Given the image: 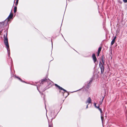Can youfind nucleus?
Returning <instances> with one entry per match:
<instances>
[{"label":"nucleus","mask_w":127,"mask_h":127,"mask_svg":"<svg viewBox=\"0 0 127 127\" xmlns=\"http://www.w3.org/2000/svg\"><path fill=\"white\" fill-rule=\"evenodd\" d=\"M88 104L86 106V108H88Z\"/></svg>","instance_id":"4be33fe9"},{"label":"nucleus","mask_w":127,"mask_h":127,"mask_svg":"<svg viewBox=\"0 0 127 127\" xmlns=\"http://www.w3.org/2000/svg\"><path fill=\"white\" fill-rule=\"evenodd\" d=\"M123 0V1L125 3L127 2V0Z\"/></svg>","instance_id":"f3484780"},{"label":"nucleus","mask_w":127,"mask_h":127,"mask_svg":"<svg viewBox=\"0 0 127 127\" xmlns=\"http://www.w3.org/2000/svg\"><path fill=\"white\" fill-rule=\"evenodd\" d=\"M17 7L16 6H15L14 8V12L15 13L17 11Z\"/></svg>","instance_id":"1a4fd4ad"},{"label":"nucleus","mask_w":127,"mask_h":127,"mask_svg":"<svg viewBox=\"0 0 127 127\" xmlns=\"http://www.w3.org/2000/svg\"><path fill=\"white\" fill-rule=\"evenodd\" d=\"M92 102V100L90 97H89L87 99V101L86 102V103H91Z\"/></svg>","instance_id":"0eeeda50"},{"label":"nucleus","mask_w":127,"mask_h":127,"mask_svg":"<svg viewBox=\"0 0 127 127\" xmlns=\"http://www.w3.org/2000/svg\"><path fill=\"white\" fill-rule=\"evenodd\" d=\"M48 79V78L47 77L44 78L43 79H42L41 80V83L43 84V83L47 82Z\"/></svg>","instance_id":"20e7f679"},{"label":"nucleus","mask_w":127,"mask_h":127,"mask_svg":"<svg viewBox=\"0 0 127 127\" xmlns=\"http://www.w3.org/2000/svg\"><path fill=\"white\" fill-rule=\"evenodd\" d=\"M16 77L19 80H20L21 81H22V80L21 79V78L19 77L18 76H16Z\"/></svg>","instance_id":"ddd939ff"},{"label":"nucleus","mask_w":127,"mask_h":127,"mask_svg":"<svg viewBox=\"0 0 127 127\" xmlns=\"http://www.w3.org/2000/svg\"><path fill=\"white\" fill-rule=\"evenodd\" d=\"M100 52H97V56H99V54L100 53Z\"/></svg>","instance_id":"dca6fc26"},{"label":"nucleus","mask_w":127,"mask_h":127,"mask_svg":"<svg viewBox=\"0 0 127 127\" xmlns=\"http://www.w3.org/2000/svg\"><path fill=\"white\" fill-rule=\"evenodd\" d=\"M91 82V81H90L88 84L87 85V88H88L89 87V86H90V83Z\"/></svg>","instance_id":"9b49d317"},{"label":"nucleus","mask_w":127,"mask_h":127,"mask_svg":"<svg viewBox=\"0 0 127 127\" xmlns=\"http://www.w3.org/2000/svg\"><path fill=\"white\" fill-rule=\"evenodd\" d=\"M1 32H2L1 31L0 32V33H1Z\"/></svg>","instance_id":"5701e85b"},{"label":"nucleus","mask_w":127,"mask_h":127,"mask_svg":"<svg viewBox=\"0 0 127 127\" xmlns=\"http://www.w3.org/2000/svg\"><path fill=\"white\" fill-rule=\"evenodd\" d=\"M60 93L61 92V91H60Z\"/></svg>","instance_id":"a878e982"},{"label":"nucleus","mask_w":127,"mask_h":127,"mask_svg":"<svg viewBox=\"0 0 127 127\" xmlns=\"http://www.w3.org/2000/svg\"><path fill=\"white\" fill-rule=\"evenodd\" d=\"M55 86L56 87H57L60 90H63L64 92L63 93L62 92V93H63V95H64V93L65 92L68 93V92H67V91L66 90L64 89L63 88H62V87H60L57 84H55Z\"/></svg>","instance_id":"7ed1b4c3"},{"label":"nucleus","mask_w":127,"mask_h":127,"mask_svg":"<svg viewBox=\"0 0 127 127\" xmlns=\"http://www.w3.org/2000/svg\"><path fill=\"white\" fill-rule=\"evenodd\" d=\"M101 119L102 122H103V119H104V116L103 115H102V114H101Z\"/></svg>","instance_id":"9d476101"},{"label":"nucleus","mask_w":127,"mask_h":127,"mask_svg":"<svg viewBox=\"0 0 127 127\" xmlns=\"http://www.w3.org/2000/svg\"><path fill=\"white\" fill-rule=\"evenodd\" d=\"M116 38V36H115V37H114V38L113 39H115V40Z\"/></svg>","instance_id":"412c9836"},{"label":"nucleus","mask_w":127,"mask_h":127,"mask_svg":"<svg viewBox=\"0 0 127 127\" xmlns=\"http://www.w3.org/2000/svg\"><path fill=\"white\" fill-rule=\"evenodd\" d=\"M115 39H113L112 40V41L111 42V45H113V44H114V43L115 42Z\"/></svg>","instance_id":"6e6552de"},{"label":"nucleus","mask_w":127,"mask_h":127,"mask_svg":"<svg viewBox=\"0 0 127 127\" xmlns=\"http://www.w3.org/2000/svg\"><path fill=\"white\" fill-rule=\"evenodd\" d=\"M69 95V94L68 93V95Z\"/></svg>","instance_id":"b1692460"},{"label":"nucleus","mask_w":127,"mask_h":127,"mask_svg":"<svg viewBox=\"0 0 127 127\" xmlns=\"http://www.w3.org/2000/svg\"><path fill=\"white\" fill-rule=\"evenodd\" d=\"M13 17V14L12 13H11L8 16V17L6 19L8 21H9L10 19H12Z\"/></svg>","instance_id":"39448f33"},{"label":"nucleus","mask_w":127,"mask_h":127,"mask_svg":"<svg viewBox=\"0 0 127 127\" xmlns=\"http://www.w3.org/2000/svg\"><path fill=\"white\" fill-rule=\"evenodd\" d=\"M94 105L95 107H96V103H94Z\"/></svg>","instance_id":"a211bd4d"},{"label":"nucleus","mask_w":127,"mask_h":127,"mask_svg":"<svg viewBox=\"0 0 127 127\" xmlns=\"http://www.w3.org/2000/svg\"><path fill=\"white\" fill-rule=\"evenodd\" d=\"M98 110L100 111V112L101 114H102V110L101 109V108H100Z\"/></svg>","instance_id":"4468645a"},{"label":"nucleus","mask_w":127,"mask_h":127,"mask_svg":"<svg viewBox=\"0 0 127 127\" xmlns=\"http://www.w3.org/2000/svg\"><path fill=\"white\" fill-rule=\"evenodd\" d=\"M95 107L99 109L100 108L99 105L98 106H96Z\"/></svg>","instance_id":"2eb2a0df"},{"label":"nucleus","mask_w":127,"mask_h":127,"mask_svg":"<svg viewBox=\"0 0 127 127\" xmlns=\"http://www.w3.org/2000/svg\"><path fill=\"white\" fill-rule=\"evenodd\" d=\"M103 99H104V97H103V98L101 102L100 103V104H102V102L103 101Z\"/></svg>","instance_id":"6ab92c4d"},{"label":"nucleus","mask_w":127,"mask_h":127,"mask_svg":"<svg viewBox=\"0 0 127 127\" xmlns=\"http://www.w3.org/2000/svg\"><path fill=\"white\" fill-rule=\"evenodd\" d=\"M7 36V32H6V36H5V34L4 35L3 41L4 43L6 46L8 53V54H9L10 53V49L8 44Z\"/></svg>","instance_id":"f257e3e1"},{"label":"nucleus","mask_w":127,"mask_h":127,"mask_svg":"<svg viewBox=\"0 0 127 127\" xmlns=\"http://www.w3.org/2000/svg\"><path fill=\"white\" fill-rule=\"evenodd\" d=\"M101 59L103 64H102L101 62H100L99 63V67L101 69V74H102L103 73L104 68L103 64H104L105 61V58L104 56L103 55L101 57Z\"/></svg>","instance_id":"f03ea898"},{"label":"nucleus","mask_w":127,"mask_h":127,"mask_svg":"<svg viewBox=\"0 0 127 127\" xmlns=\"http://www.w3.org/2000/svg\"><path fill=\"white\" fill-rule=\"evenodd\" d=\"M101 48H102L101 47H99V48H98V51L100 52L101 51Z\"/></svg>","instance_id":"f8f14e48"},{"label":"nucleus","mask_w":127,"mask_h":127,"mask_svg":"<svg viewBox=\"0 0 127 127\" xmlns=\"http://www.w3.org/2000/svg\"><path fill=\"white\" fill-rule=\"evenodd\" d=\"M93 60L94 63H95L97 61V59L95 54H93L92 56Z\"/></svg>","instance_id":"423d86ee"},{"label":"nucleus","mask_w":127,"mask_h":127,"mask_svg":"<svg viewBox=\"0 0 127 127\" xmlns=\"http://www.w3.org/2000/svg\"><path fill=\"white\" fill-rule=\"evenodd\" d=\"M99 73V72H98V73Z\"/></svg>","instance_id":"393cba45"},{"label":"nucleus","mask_w":127,"mask_h":127,"mask_svg":"<svg viewBox=\"0 0 127 127\" xmlns=\"http://www.w3.org/2000/svg\"><path fill=\"white\" fill-rule=\"evenodd\" d=\"M52 126L51 125H49V127H52Z\"/></svg>","instance_id":"aec40b11"}]
</instances>
